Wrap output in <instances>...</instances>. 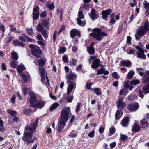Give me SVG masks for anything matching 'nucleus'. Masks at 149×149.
<instances>
[{"label":"nucleus","instance_id":"1","mask_svg":"<svg viewBox=\"0 0 149 149\" xmlns=\"http://www.w3.org/2000/svg\"><path fill=\"white\" fill-rule=\"evenodd\" d=\"M70 109L69 107L63 108L61 111L60 120L58 125V131L61 132L65 126L66 123L68 120L69 116L70 113Z\"/></svg>","mask_w":149,"mask_h":149},{"label":"nucleus","instance_id":"2","mask_svg":"<svg viewBox=\"0 0 149 149\" xmlns=\"http://www.w3.org/2000/svg\"><path fill=\"white\" fill-rule=\"evenodd\" d=\"M29 102L30 103V107H37L40 109L42 108L45 104L44 102L41 100L39 101L37 100L36 95L33 92H31L30 93V97L29 99Z\"/></svg>","mask_w":149,"mask_h":149},{"label":"nucleus","instance_id":"3","mask_svg":"<svg viewBox=\"0 0 149 149\" xmlns=\"http://www.w3.org/2000/svg\"><path fill=\"white\" fill-rule=\"evenodd\" d=\"M92 31L93 32L91 33L89 35L98 41L101 40L104 36H107V34L104 32L102 31L100 29H93Z\"/></svg>","mask_w":149,"mask_h":149},{"label":"nucleus","instance_id":"4","mask_svg":"<svg viewBox=\"0 0 149 149\" xmlns=\"http://www.w3.org/2000/svg\"><path fill=\"white\" fill-rule=\"evenodd\" d=\"M29 47L33 49L31 51V52L32 55L37 58L40 57V55L42 54L41 50L38 46L31 44L29 45Z\"/></svg>","mask_w":149,"mask_h":149},{"label":"nucleus","instance_id":"5","mask_svg":"<svg viewBox=\"0 0 149 149\" xmlns=\"http://www.w3.org/2000/svg\"><path fill=\"white\" fill-rule=\"evenodd\" d=\"M143 80L144 83L148 82V84L145 86L143 88V92L146 94L149 93V71H146L144 76Z\"/></svg>","mask_w":149,"mask_h":149},{"label":"nucleus","instance_id":"6","mask_svg":"<svg viewBox=\"0 0 149 149\" xmlns=\"http://www.w3.org/2000/svg\"><path fill=\"white\" fill-rule=\"evenodd\" d=\"M78 16V17L77 19V24L83 27L85 25L86 22L85 21H82L81 20V19H83L84 18L83 12L81 11H79Z\"/></svg>","mask_w":149,"mask_h":149},{"label":"nucleus","instance_id":"7","mask_svg":"<svg viewBox=\"0 0 149 149\" xmlns=\"http://www.w3.org/2000/svg\"><path fill=\"white\" fill-rule=\"evenodd\" d=\"M32 136V132H26L24 133L22 140L26 142L28 144H30L31 143V140Z\"/></svg>","mask_w":149,"mask_h":149},{"label":"nucleus","instance_id":"8","mask_svg":"<svg viewBox=\"0 0 149 149\" xmlns=\"http://www.w3.org/2000/svg\"><path fill=\"white\" fill-rule=\"evenodd\" d=\"M124 97H121L118 99L116 102L117 104V108L118 109H120L124 108L126 107L125 103L124 102Z\"/></svg>","mask_w":149,"mask_h":149},{"label":"nucleus","instance_id":"9","mask_svg":"<svg viewBox=\"0 0 149 149\" xmlns=\"http://www.w3.org/2000/svg\"><path fill=\"white\" fill-rule=\"evenodd\" d=\"M139 104L138 103H131L128 105L127 109L130 111H135L139 109Z\"/></svg>","mask_w":149,"mask_h":149},{"label":"nucleus","instance_id":"10","mask_svg":"<svg viewBox=\"0 0 149 149\" xmlns=\"http://www.w3.org/2000/svg\"><path fill=\"white\" fill-rule=\"evenodd\" d=\"M112 12V10L111 9H108L102 12V18L106 21L108 20V15H109Z\"/></svg>","mask_w":149,"mask_h":149},{"label":"nucleus","instance_id":"11","mask_svg":"<svg viewBox=\"0 0 149 149\" xmlns=\"http://www.w3.org/2000/svg\"><path fill=\"white\" fill-rule=\"evenodd\" d=\"M76 77V74L72 72H70L69 74H67L66 75V78L67 83L70 82L71 81L73 80L74 78Z\"/></svg>","mask_w":149,"mask_h":149},{"label":"nucleus","instance_id":"12","mask_svg":"<svg viewBox=\"0 0 149 149\" xmlns=\"http://www.w3.org/2000/svg\"><path fill=\"white\" fill-rule=\"evenodd\" d=\"M76 85V83L75 82H70L67 88V93L68 95H70L72 90L74 88Z\"/></svg>","mask_w":149,"mask_h":149},{"label":"nucleus","instance_id":"13","mask_svg":"<svg viewBox=\"0 0 149 149\" xmlns=\"http://www.w3.org/2000/svg\"><path fill=\"white\" fill-rule=\"evenodd\" d=\"M89 16L92 21H94L99 17V15L96 13V11L94 9H92L91 11Z\"/></svg>","mask_w":149,"mask_h":149},{"label":"nucleus","instance_id":"14","mask_svg":"<svg viewBox=\"0 0 149 149\" xmlns=\"http://www.w3.org/2000/svg\"><path fill=\"white\" fill-rule=\"evenodd\" d=\"M70 36L72 38H74L76 36L80 37L81 33L79 31L74 29H72L70 31Z\"/></svg>","mask_w":149,"mask_h":149},{"label":"nucleus","instance_id":"15","mask_svg":"<svg viewBox=\"0 0 149 149\" xmlns=\"http://www.w3.org/2000/svg\"><path fill=\"white\" fill-rule=\"evenodd\" d=\"M100 64V60L98 59H96L93 61L91 67L93 69H95L99 67Z\"/></svg>","mask_w":149,"mask_h":149},{"label":"nucleus","instance_id":"16","mask_svg":"<svg viewBox=\"0 0 149 149\" xmlns=\"http://www.w3.org/2000/svg\"><path fill=\"white\" fill-rule=\"evenodd\" d=\"M141 127L139 125L136 123L133 124L132 127V130L135 132H138L141 130Z\"/></svg>","mask_w":149,"mask_h":149},{"label":"nucleus","instance_id":"17","mask_svg":"<svg viewBox=\"0 0 149 149\" xmlns=\"http://www.w3.org/2000/svg\"><path fill=\"white\" fill-rule=\"evenodd\" d=\"M140 124L141 127L143 130L147 129L149 127V124L147 121L143 120H140Z\"/></svg>","mask_w":149,"mask_h":149},{"label":"nucleus","instance_id":"18","mask_svg":"<svg viewBox=\"0 0 149 149\" xmlns=\"http://www.w3.org/2000/svg\"><path fill=\"white\" fill-rule=\"evenodd\" d=\"M129 121V119L128 117H124L121 122V124L123 127H126L128 126Z\"/></svg>","mask_w":149,"mask_h":149},{"label":"nucleus","instance_id":"19","mask_svg":"<svg viewBox=\"0 0 149 149\" xmlns=\"http://www.w3.org/2000/svg\"><path fill=\"white\" fill-rule=\"evenodd\" d=\"M38 63L39 66V70L40 71V69L43 68L44 71L45 70V68L44 67V65L45 63V61L43 58L40 59L38 60Z\"/></svg>","mask_w":149,"mask_h":149},{"label":"nucleus","instance_id":"20","mask_svg":"<svg viewBox=\"0 0 149 149\" xmlns=\"http://www.w3.org/2000/svg\"><path fill=\"white\" fill-rule=\"evenodd\" d=\"M143 7L145 9H147L146 12L147 16H149V2L148 3L146 0H144L143 3Z\"/></svg>","mask_w":149,"mask_h":149},{"label":"nucleus","instance_id":"21","mask_svg":"<svg viewBox=\"0 0 149 149\" xmlns=\"http://www.w3.org/2000/svg\"><path fill=\"white\" fill-rule=\"evenodd\" d=\"M123 111L121 109L117 110L115 114V119L116 120H119L122 116Z\"/></svg>","mask_w":149,"mask_h":149},{"label":"nucleus","instance_id":"22","mask_svg":"<svg viewBox=\"0 0 149 149\" xmlns=\"http://www.w3.org/2000/svg\"><path fill=\"white\" fill-rule=\"evenodd\" d=\"M149 31V29H139L137 34L139 36H143L147 31Z\"/></svg>","mask_w":149,"mask_h":149},{"label":"nucleus","instance_id":"23","mask_svg":"<svg viewBox=\"0 0 149 149\" xmlns=\"http://www.w3.org/2000/svg\"><path fill=\"white\" fill-rule=\"evenodd\" d=\"M40 75L41 77V81L42 83L44 81L45 79V70L44 71L43 68L40 69Z\"/></svg>","mask_w":149,"mask_h":149},{"label":"nucleus","instance_id":"24","mask_svg":"<svg viewBox=\"0 0 149 149\" xmlns=\"http://www.w3.org/2000/svg\"><path fill=\"white\" fill-rule=\"evenodd\" d=\"M26 68L22 64H21L17 66V70L18 72L20 73L23 70H24Z\"/></svg>","mask_w":149,"mask_h":149},{"label":"nucleus","instance_id":"25","mask_svg":"<svg viewBox=\"0 0 149 149\" xmlns=\"http://www.w3.org/2000/svg\"><path fill=\"white\" fill-rule=\"evenodd\" d=\"M131 64V62L129 61H121V65L122 66L128 67L130 66Z\"/></svg>","mask_w":149,"mask_h":149},{"label":"nucleus","instance_id":"26","mask_svg":"<svg viewBox=\"0 0 149 149\" xmlns=\"http://www.w3.org/2000/svg\"><path fill=\"white\" fill-rule=\"evenodd\" d=\"M38 31H40L41 32V33L44 37V38L46 39L48 37V35L47 32L46 30H43L42 29H37Z\"/></svg>","mask_w":149,"mask_h":149},{"label":"nucleus","instance_id":"27","mask_svg":"<svg viewBox=\"0 0 149 149\" xmlns=\"http://www.w3.org/2000/svg\"><path fill=\"white\" fill-rule=\"evenodd\" d=\"M11 54V57L13 60L17 61L18 59V56L16 52L12 51Z\"/></svg>","mask_w":149,"mask_h":149},{"label":"nucleus","instance_id":"28","mask_svg":"<svg viewBox=\"0 0 149 149\" xmlns=\"http://www.w3.org/2000/svg\"><path fill=\"white\" fill-rule=\"evenodd\" d=\"M38 122V119L37 118L36 121L32 123L31 125V130H33V132L34 131L36 127Z\"/></svg>","mask_w":149,"mask_h":149},{"label":"nucleus","instance_id":"29","mask_svg":"<svg viewBox=\"0 0 149 149\" xmlns=\"http://www.w3.org/2000/svg\"><path fill=\"white\" fill-rule=\"evenodd\" d=\"M87 49L88 52L91 55H93L95 52V49L94 47H88L87 48Z\"/></svg>","mask_w":149,"mask_h":149},{"label":"nucleus","instance_id":"30","mask_svg":"<svg viewBox=\"0 0 149 149\" xmlns=\"http://www.w3.org/2000/svg\"><path fill=\"white\" fill-rule=\"evenodd\" d=\"M57 13L58 15H60V20L61 21H62L63 13V9L61 8H58L57 10Z\"/></svg>","mask_w":149,"mask_h":149},{"label":"nucleus","instance_id":"31","mask_svg":"<svg viewBox=\"0 0 149 149\" xmlns=\"http://www.w3.org/2000/svg\"><path fill=\"white\" fill-rule=\"evenodd\" d=\"M13 44L15 46H20L22 47H24L25 46V44H24L17 40L13 41Z\"/></svg>","mask_w":149,"mask_h":149},{"label":"nucleus","instance_id":"32","mask_svg":"<svg viewBox=\"0 0 149 149\" xmlns=\"http://www.w3.org/2000/svg\"><path fill=\"white\" fill-rule=\"evenodd\" d=\"M137 57L138 58L140 59H146V56L144 54V53H143V54H141V53H137Z\"/></svg>","mask_w":149,"mask_h":149},{"label":"nucleus","instance_id":"33","mask_svg":"<svg viewBox=\"0 0 149 149\" xmlns=\"http://www.w3.org/2000/svg\"><path fill=\"white\" fill-rule=\"evenodd\" d=\"M134 74L135 73L134 71L132 70H130L127 75V78L130 79H131Z\"/></svg>","mask_w":149,"mask_h":149},{"label":"nucleus","instance_id":"34","mask_svg":"<svg viewBox=\"0 0 149 149\" xmlns=\"http://www.w3.org/2000/svg\"><path fill=\"white\" fill-rule=\"evenodd\" d=\"M46 6L50 10H54L55 8L54 3H52L51 4L49 5V3L48 2H47L46 3Z\"/></svg>","mask_w":149,"mask_h":149},{"label":"nucleus","instance_id":"35","mask_svg":"<svg viewBox=\"0 0 149 149\" xmlns=\"http://www.w3.org/2000/svg\"><path fill=\"white\" fill-rule=\"evenodd\" d=\"M59 106V104L57 103H54L50 107L49 109L53 111Z\"/></svg>","mask_w":149,"mask_h":149},{"label":"nucleus","instance_id":"36","mask_svg":"<svg viewBox=\"0 0 149 149\" xmlns=\"http://www.w3.org/2000/svg\"><path fill=\"white\" fill-rule=\"evenodd\" d=\"M39 12L33 13L32 14L33 19L35 20H37L39 17Z\"/></svg>","mask_w":149,"mask_h":149},{"label":"nucleus","instance_id":"37","mask_svg":"<svg viewBox=\"0 0 149 149\" xmlns=\"http://www.w3.org/2000/svg\"><path fill=\"white\" fill-rule=\"evenodd\" d=\"M110 16L111 18L110 22L112 24H114L116 22V20L114 19L115 14L114 13H112L110 15Z\"/></svg>","mask_w":149,"mask_h":149},{"label":"nucleus","instance_id":"38","mask_svg":"<svg viewBox=\"0 0 149 149\" xmlns=\"http://www.w3.org/2000/svg\"><path fill=\"white\" fill-rule=\"evenodd\" d=\"M115 131L116 129L114 127L110 128L109 130V134L108 135V136H110L114 134L115 132Z\"/></svg>","mask_w":149,"mask_h":149},{"label":"nucleus","instance_id":"39","mask_svg":"<svg viewBox=\"0 0 149 149\" xmlns=\"http://www.w3.org/2000/svg\"><path fill=\"white\" fill-rule=\"evenodd\" d=\"M7 112L12 117L16 116L17 114V113L15 111L9 109L7 110Z\"/></svg>","mask_w":149,"mask_h":149},{"label":"nucleus","instance_id":"40","mask_svg":"<svg viewBox=\"0 0 149 149\" xmlns=\"http://www.w3.org/2000/svg\"><path fill=\"white\" fill-rule=\"evenodd\" d=\"M136 70L138 72L140 76H142L144 74L142 71H143L144 70V69L142 68H136Z\"/></svg>","mask_w":149,"mask_h":149},{"label":"nucleus","instance_id":"41","mask_svg":"<svg viewBox=\"0 0 149 149\" xmlns=\"http://www.w3.org/2000/svg\"><path fill=\"white\" fill-rule=\"evenodd\" d=\"M68 136L70 138H75L77 136V133H74V130H73L69 134Z\"/></svg>","mask_w":149,"mask_h":149},{"label":"nucleus","instance_id":"42","mask_svg":"<svg viewBox=\"0 0 149 149\" xmlns=\"http://www.w3.org/2000/svg\"><path fill=\"white\" fill-rule=\"evenodd\" d=\"M140 81L138 80L132 79L130 82V84L134 85H136L139 84Z\"/></svg>","mask_w":149,"mask_h":149},{"label":"nucleus","instance_id":"43","mask_svg":"<svg viewBox=\"0 0 149 149\" xmlns=\"http://www.w3.org/2000/svg\"><path fill=\"white\" fill-rule=\"evenodd\" d=\"M12 39V37L8 36L6 37L4 42L5 43H8L11 41Z\"/></svg>","mask_w":149,"mask_h":149},{"label":"nucleus","instance_id":"44","mask_svg":"<svg viewBox=\"0 0 149 149\" xmlns=\"http://www.w3.org/2000/svg\"><path fill=\"white\" fill-rule=\"evenodd\" d=\"M77 60L74 59L71 60L70 61L69 65L71 66H74L76 65Z\"/></svg>","mask_w":149,"mask_h":149},{"label":"nucleus","instance_id":"45","mask_svg":"<svg viewBox=\"0 0 149 149\" xmlns=\"http://www.w3.org/2000/svg\"><path fill=\"white\" fill-rule=\"evenodd\" d=\"M74 98L73 95L68 96L66 99V101L67 102L70 103L72 102V100Z\"/></svg>","mask_w":149,"mask_h":149},{"label":"nucleus","instance_id":"46","mask_svg":"<svg viewBox=\"0 0 149 149\" xmlns=\"http://www.w3.org/2000/svg\"><path fill=\"white\" fill-rule=\"evenodd\" d=\"M5 130L3 127V121L0 119V131L1 132H3Z\"/></svg>","mask_w":149,"mask_h":149},{"label":"nucleus","instance_id":"47","mask_svg":"<svg viewBox=\"0 0 149 149\" xmlns=\"http://www.w3.org/2000/svg\"><path fill=\"white\" fill-rule=\"evenodd\" d=\"M23 92L24 93V94L25 95H26L27 94L29 93L30 95V93L31 92H33L32 91H30L27 88H24L23 89Z\"/></svg>","mask_w":149,"mask_h":149},{"label":"nucleus","instance_id":"48","mask_svg":"<svg viewBox=\"0 0 149 149\" xmlns=\"http://www.w3.org/2000/svg\"><path fill=\"white\" fill-rule=\"evenodd\" d=\"M10 65L12 68H15L16 67L17 65V62L14 61H12L10 63Z\"/></svg>","mask_w":149,"mask_h":149},{"label":"nucleus","instance_id":"49","mask_svg":"<svg viewBox=\"0 0 149 149\" xmlns=\"http://www.w3.org/2000/svg\"><path fill=\"white\" fill-rule=\"evenodd\" d=\"M94 92L97 95H99L101 94V90L98 88H96L95 89Z\"/></svg>","mask_w":149,"mask_h":149},{"label":"nucleus","instance_id":"50","mask_svg":"<svg viewBox=\"0 0 149 149\" xmlns=\"http://www.w3.org/2000/svg\"><path fill=\"white\" fill-rule=\"evenodd\" d=\"M135 48L138 50L139 52V53H141V54H143V53H144V51L143 49L140 47L139 46H136L135 47Z\"/></svg>","mask_w":149,"mask_h":149},{"label":"nucleus","instance_id":"51","mask_svg":"<svg viewBox=\"0 0 149 149\" xmlns=\"http://www.w3.org/2000/svg\"><path fill=\"white\" fill-rule=\"evenodd\" d=\"M112 76L113 77L116 79H117L119 78V76L118 75V73L116 72H113L112 74Z\"/></svg>","mask_w":149,"mask_h":149},{"label":"nucleus","instance_id":"52","mask_svg":"<svg viewBox=\"0 0 149 149\" xmlns=\"http://www.w3.org/2000/svg\"><path fill=\"white\" fill-rule=\"evenodd\" d=\"M27 33L31 36H32V35L33 33L32 29H27Z\"/></svg>","mask_w":149,"mask_h":149},{"label":"nucleus","instance_id":"53","mask_svg":"<svg viewBox=\"0 0 149 149\" xmlns=\"http://www.w3.org/2000/svg\"><path fill=\"white\" fill-rule=\"evenodd\" d=\"M32 110L30 109H27L23 110V112L25 114H30L31 113Z\"/></svg>","mask_w":149,"mask_h":149},{"label":"nucleus","instance_id":"54","mask_svg":"<svg viewBox=\"0 0 149 149\" xmlns=\"http://www.w3.org/2000/svg\"><path fill=\"white\" fill-rule=\"evenodd\" d=\"M21 76L23 78L24 81L25 82H27L29 79L28 77L24 74H22Z\"/></svg>","mask_w":149,"mask_h":149},{"label":"nucleus","instance_id":"55","mask_svg":"<svg viewBox=\"0 0 149 149\" xmlns=\"http://www.w3.org/2000/svg\"><path fill=\"white\" fill-rule=\"evenodd\" d=\"M37 42L38 44L40 45L43 46H45V42L43 40H42V41H38Z\"/></svg>","mask_w":149,"mask_h":149},{"label":"nucleus","instance_id":"56","mask_svg":"<svg viewBox=\"0 0 149 149\" xmlns=\"http://www.w3.org/2000/svg\"><path fill=\"white\" fill-rule=\"evenodd\" d=\"M128 139V137L127 136L122 134H120V139L123 140V141H124L126 139Z\"/></svg>","mask_w":149,"mask_h":149},{"label":"nucleus","instance_id":"57","mask_svg":"<svg viewBox=\"0 0 149 149\" xmlns=\"http://www.w3.org/2000/svg\"><path fill=\"white\" fill-rule=\"evenodd\" d=\"M105 70L104 68H102L101 69H99L97 72V74H102L103 73L104 71Z\"/></svg>","mask_w":149,"mask_h":149},{"label":"nucleus","instance_id":"58","mask_svg":"<svg viewBox=\"0 0 149 149\" xmlns=\"http://www.w3.org/2000/svg\"><path fill=\"white\" fill-rule=\"evenodd\" d=\"M49 23V21L47 20H46L43 22L42 24L44 26V27H46L48 26Z\"/></svg>","mask_w":149,"mask_h":149},{"label":"nucleus","instance_id":"59","mask_svg":"<svg viewBox=\"0 0 149 149\" xmlns=\"http://www.w3.org/2000/svg\"><path fill=\"white\" fill-rule=\"evenodd\" d=\"M25 38V41H26L28 42H31L33 40V39L29 37V36H27L26 35H24Z\"/></svg>","mask_w":149,"mask_h":149},{"label":"nucleus","instance_id":"60","mask_svg":"<svg viewBox=\"0 0 149 149\" xmlns=\"http://www.w3.org/2000/svg\"><path fill=\"white\" fill-rule=\"evenodd\" d=\"M124 85L125 86V87L127 88H129L130 90H132V88H133L132 86L129 85L126 82H125L124 83Z\"/></svg>","mask_w":149,"mask_h":149},{"label":"nucleus","instance_id":"61","mask_svg":"<svg viewBox=\"0 0 149 149\" xmlns=\"http://www.w3.org/2000/svg\"><path fill=\"white\" fill-rule=\"evenodd\" d=\"M145 121H148L149 120V113H147L146 115L144 118L142 120Z\"/></svg>","mask_w":149,"mask_h":149},{"label":"nucleus","instance_id":"62","mask_svg":"<svg viewBox=\"0 0 149 149\" xmlns=\"http://www.w3.org/2000/svg\"><path fill=\"white\" fill-rule=\"evenodd\" d=\"M47 13L46 11H43L40 14V16L42 18H44L47 16Z\"/></svg>","mask_w":149,"mask_h":149},{"label":"nucleus","instance_id":"63","mask_svg":"<svg viewBox=\"0 0 149 149\" xmlns=\"http://www.w3.org/2000/svg\"><path fill=\"white\" fill-rule=\"evenodd\" d=\"M37 39L39 40L38 41H42V40H43V38L40 34H39L37 35Z\"/></svg>","mask_w":149,"mask_h":149},{"label":"nucleus","instance_id":"64","mask_svg":"<svg viewBox=\"0 0 149 149\" xmlns=\"http://www.w3.org/2000/svg\"><path fill=\"white\" fill-rule=\"evenodd\" d=\"M11 118L14 121L18 122L19 120V118L18 117H16L15 116L12 117Z\"/></svg>","mask_w":149,"mask_h":149}]
</instances>
